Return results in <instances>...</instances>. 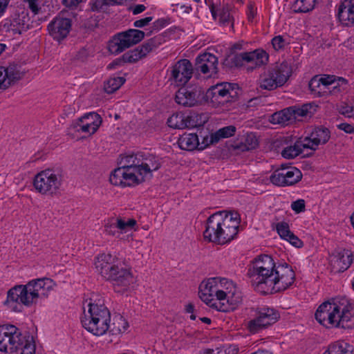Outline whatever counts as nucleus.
I'll use <instances>...</instances> for the list:
<instances>
[{"label":"nucleus","mask_w":354,"mask_h":354,"mask_svg":"<svg viewBox=\"0 0 354 354\" xmlns=\"http://www.w3.org/2000/svg\"><path fill=\"white\" fill-rule=\"evenodd\" d=\"M353 261L352 252L345 249L335 250L330 257V263L335 272H344L347 270Z\"/></svg>","instance_id":"aec40b11"},{"label":"nucleus","mask_w":354,"mask_h":354,"mask_svg":"<svg viewBox=\"0 0 354 354\" xmlns=\"http://www.w3.org/2000/svg\"><path fill=\"white\" fill-rule=\"evenodd\" d=\"M55 286V283L49 278L37 279L26 285L15 286L8 291L4 304L11 310L21 311L24 306L30 307L39 299L47 297Z\"/></svg>","instance_id":"20e7f679"},{"label":"nucleus","mask_w":354,"mask_h":354,"mask_svg":"<svg viewBox=\"0 0 354 354\" xmlns=\"http://www.w3.org/2000/svg\"><path fill=\"white\" fill-rule=\"evenodd\" d=\"M330 138V131L323 127H316L309 136L304 138L307 149L316 150L319 145L326 144Z\"/></svg>","instance_id":"b1692460"},{"label":"nucleus","mask_w":354,"mask_h":354,"mask_svg":"<svg viewBox=\"0 0 354 354\" xmlns=\"http://www.w3.org/2000/svg\"><path fill=\"white\" fill-rule=\"evenodd\" d=\"M306 149H307V145L304 139L299 140L296 141L293 145L285 147L281 152V155L285 158L293 159L301 154Z\"/></svg>","instance_id":"7c9ffc66"},{"label":"nucleus","mask_w":354,"mask_h":354,"mask_svg":"<svg viewBox=\"0 0 354 354\" xmlns=\"http://www.w3.org/2000/svg\"><path fill=\"white\" fill-rule=\"evenodd\" d=\"M71 27V23L68 19L56 17L48 24V30L55 39L60 41L67 36Z\"/></svg>","instance_id":"393cba45"},{"label":"nucleus","mask_w":354,"mask_h":354,"mask_svg":"<svg viewBox=\"0 0 354 354\" xmlns=\"http://www.w3.org/2000/svg\"><path fill=\"white\" fill-rule=\"evenodd\" d=\"M291 245L296 248H301L303 246V242L293 233H292L286 239Z\"/></svg>","instance_id":"6e6d98bb"},{"label":"nucleus","mask_w":354,"mask_h":354,"mask_svg":"<svg viewBox=\"0 0 354 354\" xmlns=\"http://www.w3.org/2000/svg\"><path fill=\"white\" fill-rule=\"evenodd\" d=\"M293 111L295 121L300 117H307L312 115L313 106L310 104H305L301 106H290Z\"/></svg>","instance_id":"ea45409f"},{"label":"nucleus","mask_w":354,"mask_h":354,"mask_svg":"<svg viewBox=\"0 0 354 354\" xmlns=\"http://www.w3.org/2000/svg\"><path fill=\"white\" fill-rule=\"evenodd\" d=\"M216 142H218V141H214V133H212L209 137L205 136L203 138V141L201 142H199L198 149L200 150H203L209 145H210L211 144Z\"/></svg>","instance_id":"8fccbe9b"},{"label":"nucleus","mask_w":354,"mask_h":354,"mask_svg":"<svg viewBox=\"0 0 354 354\" xmlns=\"http://www.w3.org/2000/svg\"><path fill=\"white\" fill-rule=\"evenodd\" d=\"M239 224L240 217L237 212L213 214L206 221L204 239L219 245L229 243L237 235Z\"/></svg>","instance_id":"39448f33"},{"label":"nucleus","mask_w":354,"mask_h":354,"mask_svg":"<svg viewBox=\"0 0 354 354\" xmlns=\"http://www.w3.org/2000/svg\"><path fill=\"white\" fill-rule=\"evenodd\" d=\"M338 19L346 26L354 25V0H344L339 6Z\"/></svg>","instance_id":"bb28decb"},{"label":"nucleus","mask_w":354,"mask_h":354,"mask_svg":"<svg viewBox=\"0 0 354 354\" xmlns=\"http://www.w3.org/2000/svg\"><path fill=\"white\" fill-rule=\"evenodd\" d=\"M292 68L288 62L276 64L265 70L260 75L259 84L261 88L272 91L285 84L292 75Z\"/></svg>","instance_id":"6e6552de"},{"label":"nucleus","mask_w":354,"mask_h":354,"mask_svg":"<svg viewBox=\"0 0 354 354\" xmlns=\"http://www.w3.org/2000/svg\"><path fill=\"white\" fill-rule=\"evenodd\" d=\"M124 81V79L121 77H111L104 83V91L107 93H112L118 90Z\"/></svg>","instance_id":"58836bf2"},{"label":"nucleus","mask_w":354,"mask_h":354,"mask_svg":"<svg viewBox=\"0 0 354 354\" xmlns=\"http://www.w3.org/2000/svg\"><path fill=\"white\" fill-rule=\"evenodd\" d=\"M329 77L334 78L333 82L329 84L330 90L329 94H336L341 92L342 89H344V86L347 84L346 80L342 77H336L334 75H329Z\"/></svg>","instance_id":"37998d69"},{"label":"nucleus","mask_w":354,"mask_h":354,"mask_svg":"<svg viewBox=\"0 0 354 354\" xmlns=\"http://www.w3.org/2000/svg\"><path fill=\"white\" fill-rule=\"evenodd\" d=\"M136 225V221L133 218L111 217L106 221L104 230L109 236L129 242L133 239L132 230Z\"/></svg>","instance_id":"1a4fd4ad"},{"label":"nucleus","mask_w":354,"mask_h":354,"mask_svg":"<svg viewBox=\"0 0 354 354\" xmlns=\"http://www.w3.org/2000/svg\"><path fill=\"white\" fill-rule=\"evenodd\" d=\"M218 277L204 280L199 286V297L209 307L215 309L217 299Z\"/></svg>","instance_id":"f3484780"},{"label":"nucleus","mask_w":354,"mask_h":354,"mask_svg":"<svg viewBox=\"0 0 354 354\" xmlns=\"http://www.w3.org/2000/svg\"><path fill=\"white\" fill-rule=\"evenodd\" d=\"M193 67L188 59H180L171 68L169 80L176 86L185 85L192 76Z\"/></svg>","instance_id":"2eb2a0df"},{"label":"nucleus","mask_w":354,"mask_h":354,"mask_svg":"<svg viewBox=\"0 0 354 354\" xmlns=\"http://www.w3.org/2000/svg\"><path fill=\"white\" fill-rule=\"evenodd\" d=\"M162 37L160 35H158L147 40L138 48L142 53V55L145 57L151 51L158 47L162 44Z\"/></svg>","instance_id":"e433bc0d"},{"label":"nucleus","mask_w":354,"mask_h":354,"mask_svg":"<svg viewBox=\"0 0 354 354\" xmlns=\"http://www.w3.org/2000/svg\"><path fill=\"white\" fill-rule=\"evenodd\" d=\"M251 282L254 290L263 295L285 290L295 281V272L288 264L276 266L269 255L255 259L250 270Z\"/></svg>","instance_id":"f257e3e1"},{"label":"nucleus","mask_w":354,"mask_h":354,"mask_svg":"<svg viewBox=\"0 0 354 354\" xmlns=\"http://www.w3.org/2000/svg\"><path fill=\"white\" fill-rule=\"evenodd\" d=\"M292 209L296 213H300L305 210V201L303 199H298L291 204Z\"/></svg>","instance_id":"3c124183"},{"label":"nucleus","mask_w":354,"mask_h":354,"mask_svg":"<svg viewBox=\"0 0 354 354\" xmlns=\"http://www.w3.org/2000/svg\"><path fill=\"white\" fill-rule=\"evenodd\" d=\"M203 98V91L198 86L182 87L176 94V102L184 106L199 104Z\"/></svg>","instance_id":"dca6fc26"},{"label":"nucleus","mask_w":354,"mask_h":354,"mask_svg":"<svg viewBox=\"0 0 354 354\" xmlns=\"http://www.w3.org/2000/svg\"><path fill=\"white\" fill-rule=\"evenodd\" d=\"M211 12L215 19H218V22L221 26H227L230 25L232 30L234 28L233 18L231 16L229 7L223 6L216 9L212 7Z\"/></svg>","instance_id":"cd10ccee"},{"label":"nucleus","mask_w":354,"mask_h":354,"mask_svg":"<svg viewBox=\"0 0 354 354\" xmlns=\"http://www.w3.org/2000/svg\"><path fill=\"white\" fill-rule=\"evenodd\" d=\"M152 17H147L143 19L136 20L133 22V26L136 28H143L149 25V24L152 21Z\"/></svg>","instance_id":"4d7b16f0"},{"label":"nucleus","mask_w":354,"mask_h":354,"mask_svg":"<svg viewBox=\"0 0 354 354\" xmlns=\"http://www.w3.org/2000/svg\"><path fill=\"white\" fill-rule=\"evenodd\" d=\"M20 354H35V344L31 336L23 337V344L19 348Z\"/></svg>","instance_id":"a19ab883"},{"label":"nucleus","mask_w":354,"mask_h":354,"mask_svg":"<svg viewBox=\"0 0 354 354\" xmlns=\"http://www.w3.org/2000/svg\"><path fill=\"white\" fill-rule=\"evenodd\" d=\"M247 328L252 333H257L267 328L266 324L257 315L256 317L248 322Z\"/></svg>","instance_id":"79ce46f5"},{"label":"nucleus","mask_w":354,"mask_h":354,"mask_svg":"<svg viewBox=\"0 0 354 354\" xmlns=\"http://www.w3.org/2000/svg\"><path fill=\"white\" fill-rule=\"evenodd\" d=\"M111 314L104 306L102 297L96 295L86 299L83 306V315L81 317L82 326L95 335H102L110 329L113 334L124 332L128 323L121 316L114 318L112 326H110Z\"/></svg>","instance_id":"7ed1b4c3"},{"label":"nucleus","mask_w":354,"mask_h":354,"mask_svg":"<svg viewBox=\"0 0 354 354\" xmlns=\"http://www.w3.org/2000/svg\"><path fill=\"white\" fill-rule=\"evenodd\" d=\"M145 32L137 29H129L113 37L109 44V50L112 54H118L125 49L137 44L144 37Z\"/></svg>","instance_id":"f8f14e48"},{"label":"nucleus","mask_w":354,"mask_h":354,"mask_svg":"<svg viewBox=\"0 0 354 354\" xmlns=\"http://www.w3.org/2000/svg\"><path fill=\"white\" fill-rule=\"evenodd\" d=\"M333 80L334 78L329 75L313 77L309 82V88L312 94L317 97L329 95L330 91L329 84L333 82Z\"/></svg>","instance_id":"a878e982"},{"label":"nucleus","mask_w":354,"mask_h":354,"mask_svg":"<svg viewBox=\"0 0 354 354\" xmlns=\"http://www.w3.org/2000/svg\"><path fill=\"white\" fill-rule=\"evenodd\" d=\"M208 120V117L204 113L191 112L186 113V128H195L203 126Z\"/></svg>","instance_id":"72a5a7b5"},{"label":"nucleus","mask_w":354,"mask_h":354,"mask_svg":"<svg viewBox=\"0 0 354 354\" xmlns=\"http://www.w3.org/2000/svg\"><path fill=\"white\" fill-rule=\"evenodd\" d=\"M10 0H0V18L5 13L8 6L9 4Z\"/></svg>","instance_id":"338daca9"},{"label":"nucleus","mask_w":354,"mask_h":354,"mask_svg":"<svg viewBox=\"0 0 354 354\" xmlns=\"http://www.w3.org/2000/svg\"><path fill=\"white\" fill-rule=\"evenodd\" d=\"M323 354H353V348L344 341H337L329 345Z\"/></svg>","instance_id":"2f4dec72"},{"label":"nucleus","mask_w":354,"mask_h":354,"mask_svg":"<svg viewBox=\"0 0 354 354\" xmlns=\"http://www.w3.org/2000/svg\"><path fill=\"white\" fill-rule=\"evenodd\" d=\"M62 176L50 169H46L37 174L34 179L35 189L41 194L53 195L60 188Z\"/></svg>","instance_id":"9d476101"},{"label":"nucleus","mask_w":354,"mask_h":354,"mask_svg":"<svg viewBox=\"0 0 354 354\" xmlns=\"http://www.w3.org/2000/svg\"><path fill=\"white\" fill-rule=\"evenodd\" d=\"M21 79L17 65L8 64L0 66V93L7 90Z\"/></svg>","instance_id":"a211bd4d"},{"label":"nucleus","mask_w":354,"mask_h":354,"mask_svg":"<svg viewBox=\"0 0 354 354\" xmlns=\"http://www.w3.org/2000/svg\"><path fill=\"white\" fill-rule=\"evenodd\" d=\"M167 124L173 129H183L186 128V113L177 112L167 119Z\"/></svg>","instance_id":"f704fd0d"},{"label":"nucleus","mask_w":354,"mask_h":354,"mask_svg":"<svg viewBox=\"0 0 354 354\" xmlns=\"http://www.w3.org/2000/svg\"><path fill=\"white\" fill-rule=\"evenodd\" d=\"M101 124L102 118L100 115L95 113H89L79 120L76 126L77 131L92 135L97 131Z\"/></svg>","instance_id":"5701e85b"},{"label":"nucleus","mask_w":354,"mask_h":354,"mask_svg":"<svg viewBox=\"0 0 354 354\" xmlns=\"http://www.w3.org/2000/svg\"><path fill=\"white\" fill-rule=\"evenodd\" d=\"M264 98L261 97H254L248 102V106H255L263 104Z\"/></svg>","instance_id":"0e129e2a"},{"label":"nucleus","mask_w":354,"mask_h":354,"mask_svg":"<svg viewBox=\"0 0 354 354\" xmlns=\"http://www.w3.org/2000/svg\"><path fill=\"white\" fill-rule=\"evenodd\" d=\"M17 24L20 25V23L17 22V21H15L13 24H12V26H13L12 30L15 33L21 34L23 32L28 29V25H26L25 24H22V25L18 28H15Z\"/></svg>","instance_id":"052dcab7"},{"label":"nucleus","mask_w":354,"mask_h":354,"mask_svg":"<svg viewBox=\"0 0 354 354\" xmlns=\"http://www.w3.org/2000/svg\"><path fill=\"white\" fill-rule=\"evenodd\" d=\"M121 63H122V60H120V59H117L114 60L113 62H112L111 63H110L108 65L107 68L108 69L114 68L116 66L120 65Z\"/></svg>","instance_id":"774afa93"},{"label":"nucleus","mask_w":354,"mask_h":354,"mask_svg":"<svg viewBox=\"0 0 354 354\" xmlns=\"http://www.w3.org/2000/svg\"><path fill=\"white\" fill-rule=\"evenodd\" d=\"M146 10V6L142 4H137L132 6L129 8V10L133 14V15H138L142 12H144Z\"/></svg>","instance_id":"680f3d73"},{"label":"nucleus","mask_w":354,"mask_h":354,"mask_svg":"<svg viewBox=\"0 0 354 354\" xmlns=\"http://www.w3.org/2000/svg\"><path fill=\"white\" fill-rule=\"evenodd\" d=\"M256 15V9L252 3L248 6L247 15L250 21L252 22Z\"/></svg>","instance_id":"e2e57ef3"},{"label":"nucleus","mask_w":354,"mask_h":354,"mask_svg":"<svg viewBox=\"0 0 354 354\" xmlns=\"http://www.w3.org/2000/svg\"><path fill=\"white\" fill-rule=\"evenodd\" d=\"M339 306V301L322 303L315 313V319L320 324L326 328H337Z\"/></svg>","instance_id":"4468645a"},{"label":"nucleus","mask_w":354,"mask_h":354,"mask_svg":"<svg viewBox=\"0 0 354 354\" xmlns=\"http://www.w3.org/2000/svg\"><path fill=\"white\" fill-rule=\"evenodd\" d=\"M63 3L68 8H73L77 6L84 0H63Z\"/></svg>","instance_id":"69168bd1"},{"label":"nucleus","mask_w":354,"mask_h":354,"mask_svg":"<svg viewBox=\"0 0 354 354\" xmlns=\"http://www.w3.org/2000/svg\"><path fill=\"white\" fill-rule=\"evenodd\" d=\"M245 141L247 150L254 149L258 145V140L252 133L248 134Z\"/></svg>","instance_id":"09e8293b"},{"label":"nucleus","mask_w":354,"mask_h":354,"mask_svg":"<svg viewBox=\"0 0 354 354\" xmlns=\"http://www.w3.org/2000/svg\"><path fill=\"white\" fill-rule=\"evenodd\" d=\"M339 113L347 118H353L352 106L345 105L339 108Z\"/></svg>","instance_id":"13d9d810"},{"label":"nucleus","mask_w":354,"mask_h":354,"mask_svg":"<svg viewBox=\"0 0 354 354\" xmlns=\"http://www.w3.org/2000/svg\"><path fill=\"white\" fill-rule=\"evenodd\" d=\"M145 57L138 48L131 50L122 56V59L125 62L133 63L136 62L142 58Z\"/></svg>","instance_id":"a18cd8bd"},{"label":"nucleus","mask_w":354,"mask_h":354,"mask_svg":"<svg viewBox=\"0 0 354 354\" xmlns=\"http://www.w3.org/2000/svg\"><path fill=\"white\" fill-rule=\"evenodd\" d=\"M236 131V127L230 125L223 127L214 133V141H219L222 138H226L232 136Z\"/></svg>","instance_id":"c03bdc74"},{"label":"nucleus","mask_w":354,"mask_h":354,"mask_svg":"<svg viewBox=\"0 0 354 354\" xmlns=\"http://www.w3.org/2000/svg\"><path fill=\"white\" fill-rule=\"evenodd\" d=\"M23 344V336L19 328L14 325L0 326V351L6 353L14 352Z\"/></svg>","instance_id":"ddd939ff"},{"label":"nucleus","mask_w":354,"mask_h":354,"mask_svg":"<svg viewBox=\"0 0 354 354\" xmlns=\"http://www.w3.org/2000/svg\"><path fill=\"white\" fill-rule=\"evenodd\" d=\"M277 231L280 237L284 240H286L292 233L290 230L288 224L285 222L277 223Z\"/></svg>","instance_id":"de8ad7c7"},{"label":"nucleus","mask_w":354,"mask_h":354,"mask_svg":"<svg viewBox=\"0 0 354 354\" xmlns=\"http://www.w3.org/2000/svg\"><path fill=\"white\" fill-rule=\"evenodd\" d=\"M124 165L115 169L110 176L112 185L133 186L151 178L153 171L161 167L160 159L149 153H138L125 156Z\"/></svg>","instance_id":"f03ea898"},{"label":"nucleus","mask_w":354,"mask_h":354,"mask_svg":"<svg viewBox=\"0 0 354 354\" xmlns=\"http://www.w3.org/2000/svg\"><path fill=\"white\" fill-rule=\"evenodd\" d=\"M286 185H292L298 181H299L301 178L302 174L300 170L297 169L296 167H288L283 168Z\"/></svg>","instance_id":"c9c22d12"},{"label":"nucleus","mask_w":354,"mask_h":354,"mask_svg":"<svg viewBox=\"0 0 354 354\" xmlns=\"http://www.w3.org/2000/svg\"><path fill=\"white\" fill-rule=\"evenodd\" d=\"M95 267L104 279L112 283L116 292H124L135 283L130 269L124 266L116 256L109 253L99 254L95 259Z\"/></svg>","instance_id":"423d86ee"},{"label":"nucleus","mask_w":354,"mask_h":354,"mask_svg":"<svg viewBox=\"0 0 354 354\" xmlns=\"http://www.w3.org/2000/svg\"><path fill=\"white\" fill-rule=\"evenodd\" d=\"M237 84L222 82L212 86L206 92L205 97L213 106H223L237 94Z\"/></svg>","instance_id":"9b49d317"},{"label":"nucleus","mask_w":354,"mask_h":354,"mask_svg":"<svg viewBox=\"0 0 354 354\" xmlns=\"http://www.w3.org/2000/svg\"><path fill=\"white\" fill-rule=\"evenodd\" d=\"M217 57L211 53L198 55L196 60V69L210 77L217 73Z\"/></svg>","instance_id":"4be33fe9"},{"label":"nucleus","mask_w":354,"mask_h":354,"mask_svg":"<svg viewBox=\"0 0 354 354\" xmlns=\"http://www.w3.org/2000/svg\"><path fill=\"white\" fill-rule=\"evenodd\" d=\"M241 301V292L233 281L218 277L215 309L222 312L233 310Z\"/></svg>","instance_id":"0eeeda50"},{"label":"nucleus","mask_w":354,"mask_h":354,"mask_svg":"<svg viewBox=\"0 0 354 354\" xmlns=\"http://www.w3.org/2000/svg\"><path fill=\"white\" fill-rule=\"evenodd\" d=\"M315 0H296L292 8L295 12H307L315 6Z\"/></svg>","instance_id":"4c0bfd02"},{"label":"nucleus","mask_w":354,"mask_h":354,"mask_svg":"<svg viewBox=\"0 0 354 354\" xmlns=\"http://www.w3.org/2000/svg\"><path fill=\"white\" fill-rule=\"evenodd\" d=\"M257 315L267 327L277 322L279 318V313L270 308H261L257 312Z\"/></svg>","instance_id":"473e14b6"},{"label":"nucleus","mask_w":354,"mask_h":354,"mask_svg":"<svg viewBox=\"0 0 354 354\" xmlns=\"http://www.w3.org/2000/svg\"><path fill=\"white\" fill-rule=\"evenodd\" d=\"M178 143L180 149L192 151L198 149L199 140L196 133H184L179 138Z\"/></svg>","instance_id":"c756f323"},{"label":"nucleus","mask_w":354,"mask_h":354,"mask_svg":"<svg viewBox=\"0 0 354 354\" xmlns=\"http://www.w3.org/2000/svg\"><path fill=\"white\" fill-rule=\"evenodd\" d=\"M272 44L275 50H278L284 47V46L286 44V41L283 39V38L281 36L279 35V36L274 37L272 39Z\"/></svg>","instance_id":"864d4df0"},{"label":"nucleus","mask_w":354,"mask_h":354,"mask_svg":"<svg viewBox=\"0 0 354 354\" xmlns=\"http://www.w3.org/2000/svg\"><path fill=\"white\" fill-rule=\"evenodd\" d=\"M337 128L346 133H354V127L348 123L343 122L337 124Z\"/></svg>","instance_id":"bf43d9fd"},{"label":"nucleus","mask_w":354,"mask_h":354,"mask_svg":"<svg viewBox=\"0 0 354 354\" xmlns=\"http://www.w3.org/2000/svg\"><path fill=\"white\" fill-rule=\"evenodd\" d=\"M237 61H242L241 64H250L248 67L254 69L266 64L268 61V55L266 51L257 49L252 52L241 53L236 57Z\"/></svg>","instance_id":"412c9836"},{"label":"nucleus","mask_w":354,"mask_h":354,"mask_svg":"<svg viewBox=\"0 0 354 354\" xmlns=\"http://www.w3.org/2000/svg\"><path fill=\"white\" fill-rule=\"evenodd\" d=\"M238 348L234 346H221L217 348V354H237Z\"/></svg>","instance_id":"603ef678"},{"label":"nucleus","mask_w":354,"mask_h":354,"mask_svg":"<svg viewBox=\"0 0 354 354\" xmlns=\"http://www.w3.org/2000/svg\"><path fill=\"white\" fill-rule=\"evenodd\" d=\"M270 181L275 185L277 186H287L283 168L276 170L270 176Z\"/></svg>","instance_id":"49530a36"},{"label":"nucleus","mask_w":354,"mask_h":354,"mask_svg":"<svg viewBox=\"0 0 354 354\" xmlns=\"http://www.w3.org/2000/svg\"><path fill=\"white\" fill-rule=\"evenodd\" d=\"M338 314L337 328L344 329L354 328V304L345 299L339 301Z\"/></svg>","instance_id":"6ab92c4d"},{"label":"nucleus","mask_w":354,"mask_h":354,"mask_svg":"<svg viewBox=\"0 0 354 354\" xmlns=\"http://www.w3.org/2000/svg\"><path fill=\"white\" fill-rule=\"evenodd\" d=\"M274 124L288 125L295 122V116L292 108L288 107L273 113L270 120Z\"/></svg>","instance_id":"c85d7f7f"},{"label":"nucleus","mask_w":354,"mask_h":354,"mask_svg":"<svg viewBox=\"0 0 354 354\" xmlns=\"http://www.w3.org/2000/svg\"><path fill=\"white\" fill-rule=\"evenodd\" d=\"M28 3V8L35 14H37L40 9L39 4L41 0H26Z\"/></svg>","instance_id":"5fc2aeb1"}]
</instances>
